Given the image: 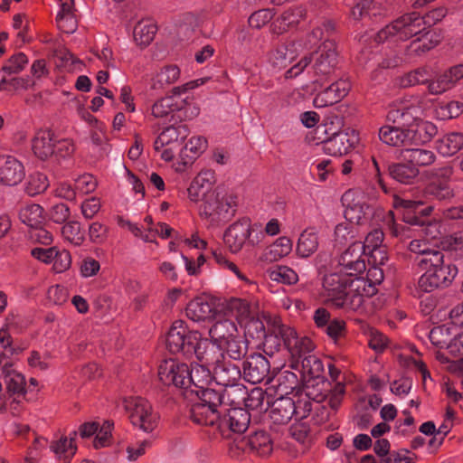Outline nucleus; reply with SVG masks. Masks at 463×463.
Masks as SVG:
<instances>
[{
  "mask_svg": "<svg viewBox=\"0 0 463 463\" xmlns=\"http://www.w3.org/2000/svg\"><path fill=\"white\" fill-rule=\"evenodd\" d=\"M445 14L443 8L434 9L424 16L416 12L405 14L380 30L374 40L378 43L392 38L406 41L424 31L426 26L430 27L440 21Z\"/></svg>",
  "mask_w": 463,
  "mask_h": 463,
  "instance_id": "1",
  "label": "nucleus"
},
{
  "mask_svg": "<svg viewBox=\"0 0 463 463\" xmlns=\"http://www.w3.org/2000/svg\"><path fill=\"white\" fill-rule=\"evenodd\" d=\"M419 268L425 272L418 280V287L423 292L448 288L458 274V268L444 251L432 254L429 259L419 261Z\"/></svg>",
  "mask_w": 463,
  "mask_h": 463,
  "instance_id": "2",
  "label": "nucleus"
},
{
  "mask_svg": "<svg viewBox=\"0 0 463 463\" xmlns=\"http://www.w3.org/2000/svg\"><path fill=\"white\" fill-rule=\"evenodd\" d=\"M165 342L170 353L182 354L186 358L195 355L200 362L209 364V359L205 357L207 341L202 338L198 331L189 330L184 321L173 323Z\"/></svg>",
  "mask_w": 463,
  "mask_h": 463,
  "instance_id": "3",
  "label": "nucleus"
},
{
  "mask_svg": "<svg viewBox=\"0 0 463 463\" xmlns=\"http://www.w3.org/2000/svg\"><path fill=\"white\" fill-rule=\"evenodd\" d=\"M312 61H314L312 69L316 77L314 83L322 85L335 72L338 63L335 43L325 41L312 55L303 57L292 66L287 71L288 77H297Z\"/></svg>",
  "mask_w": 463,
  "mask_h": 463,
  "instance_id": "4",
  "label": "nucleus"
},
{
  "mask_svg": "<svg viewBox=\"0 0 463 463\" xmlns=\"http://www.w3.org/2000/svg\"><path fill=\"white\" fill-rule=\"evenodd\" d=\"M197 392L198 401L190 409V418L198 425L212 428L213 434L216 435V427L223 411L220 394L215 389L197 390Z\"/></svg>",
  "mask_w": 463,
  "mask_h": 463,
  "instance_id": "5",
  "label": "nucleus"
},
{
  "mask_svg": "<svg viewBox=\"0 0 463 463\" xmlns=\"http://www.w3.org/2000/svg\"><path fill=\"white\" fill-rule=\"evenodd\" d=\"M238 197L222 191L208 192L202 199L200 215L212 223L225 222L234 216Z\"/></svg>",
  "mask_w": 463,
  "mask_h": 463,
  "instance_id": "6",
  "label": "nucleus"
},
{
  "mask_svg": "<svg viewBox=\"0 0 463 463\" xmlns=\"http://www.w3.org/2000/svg\"><path fill=\"white\" fill-rule=\"evenodd\" d=\"M264 237L260 231H256L249 218H241L231 224L225 231L223 240L231 252L238 253L244 245L254 246Z\"/></svg>",
  "mask_w": 463,
  "mask_h": 463,
  "instance_id": "7",
  "label": "nucleus"
},
{
  "mask_svg": "<svg viewBox=\"0 0 463 463\" xmlns=\"http://www.w3.org/2000/svg\"><path fill=\"white\" fill-rule=\"evenodd\" d=\"M454 169L446 165L433 168L427 173L428 183L423 189L424 196L429 200L439 202L450 200L454 197V190L450 185Z\"/></svg>",
  "mask_w": 463,
  "mask_h": 463,
  "instance_id": "8",
  "label": "nucleus"
},
{
  "mask_svg": "<svg viewBox=\"0 0 463 463\" xmlns=\"http://www.w3.org/2000/svg\"><path fill=\"white\" fill-rule=\"evenodd\" d=\"M129 418L134 426L146 432H151L157 426L158 415L154 411L150 402L142 397H133L126 401Z\"/></svg>",
  "mask_w": 463,
  "mask_h": 463,
  "instance_id": "9",
  "label": "nucleus"
},
{
  "mask_svg": "<svg viewBox=\"0 0 463 463\" xmlns=\"http://www.w3.org/2000/svg\"><path fill=\"white\" fill-rule=\"evenodd\" d=\"M189 365L176 360L169 359L163 361L158 367V377L161 383L167 386H175L183 389L184 395L188 396Z\"/></svg>",
  "mask_w": 463,
  "mask_h": 463,
  "instance_id": "10",
  "label": "nucleus"
},
{
  "mask_svg": "<svg viewBox=\"0 0 463 463\" xmlns=\"http://www.w3.org/2000/svg\"><path fill=\"white\" fill-rule=\"evenodd\" d=\"M219 425L216 427V435L224 439H230L232 433H243L250 421V412L241 407L223 409Z\"/></svg>",
  "mask_w": 463,
  "mask_h": 463,
  "instance_id": "11",
  "label": "nucleus"
},
{
  "mask_svg": "<svg viewBox=\"0 0 463 463\" xmlns=\"http://www.w3.org/2000/svg\"><path fill=\"white\" fill-rule=\"evenodd\" d=\"M294 397H298L297 400L294 399V405L296 407V412H294V415H296L297 418H307L313 410L318 411L321 409V420L328 419L329 413L327 410L320 404L326 399V393H323L322 392H318L316 388H310L307 386L303 391H297Z\"/></svg>",
  "mask_w": 463,
  "mask_h": 463,
  "instance_id": "12",
  "label": "nucleus"
},
{
  "mask_svg": "<svg viewBox=\"0 0 463 463\" xmlns=\"http://www.w3.org/2000/svg\"><path fill=\"white\" fill-rule=\"evenodd\" d=\"M366 252L362 241L353 242L339 257V273L357 277L366 270Z\"/></svg>",
  "mask_w": 463,
  "mask_h": 463,
  "instance_id": "13",
  "label": "nucleus"
},
{
  "mask_svg": "<svg viewBox=\"0 0 463 463\" xmlns=\"http://www.w3.org/2000/svg\"><path fill=\"white\" fill-rule=\"evenodd\" d=\"M243 377L253 384L266 381L270 383L273 378L270 374V363L261 354H250L243 363Z\"/></svg>",
  "mask_w": 463,
  "mask_h": 463,
  "instance_id": "14",
  "label": "nucleus"
},
{
  "mask_svg": "<svg viewBox=\"0 0 463 463\" xmlns=\"http://www.w3.org/2000/svg\"><path fill=\"white\" fill-rule=\"evenodd\" d=\"M359 142V135L354 129H346L334 133L322 141L323 150L333 156L346 155Z\"/></svg>",
  "mask_w": 463,
  "mask_h": 463,
  "instance_id": "15",
  "label": "nucleus"
},
{
  "mask_svg": "<svg viewBox=\"0 0 463 463\" xmlns=\"http://www.w3.org/2000/svg\"><path fill=\"white\" fill-rule=\"evenodd\" d=\"M282 334L286 337L285 347L291 354L292 358L296 359L294 368H298L299 360L305 355L310 354L314 350V343L309 337H298L294 328H282L279 334Z\"/></svg>",
  "mask_w": 463,
  "mask_h": 463,
  "instance_id": "16",
  "label": "nucleus"
},
{
  "mask_svg": "<svg viewBox=\"0 0 463 463\" xmlns=\"http://www.w3.org/2000/svg\"><path fill=\"white\" fill-rule=\"evenodd\" d=\"M269 406V428L276 431L287 425L296 412L294 397L290 396L279 397Z\"/></svg>",
  "mask_w": 463,
  "mask_h": 463,
  "instance_id": "17",
  "label": "nucleus"
},
{
  "mask_svg": "<svg viewBox=\"0 0 463 463\" xmlns=\"http://www.w3.org/2000/svg\"><path fill=\"white\" fill-rule=\"evenodd\" d=\"M461 79H463V64L452 66L430 80L428 92L431 95H441L453 89Z\"/></svg>",
  "mask_w": 463,
  "mask_h": 463,
  "instance_id": "18",
  "label": "nucleus"
},
{
  "mask_svg": "<svg viewBox=\"0 0 463 463\" xmlns=\"http://www.w3.org/2000/svg\"><path fill=\"white\" fill-rule=\"evenodd\" d=\"M23 164L11 156L0 157V183L13 186L19 184L24 177Z\"/></svg>",
  "mask_w": 463,
  "mask_h": 463,
  "instance_id": "19",
  "label": "nucleus"
},
{
  "mask_svg": "<svg viewBox=\"0 0 463 463\" xmlns=\"http://www.w3.org/2000/svg\"><path fill=\"white\" fill-rule=\"evenodd\" d=\"M349 83L345 80H336L317 93L314 99L316 108L332 106L345 97L349 91Z\"/></svg>",
  "mask_w": 463,
  "mask_h": 463,
  "instance_id": "20",
  "label": "nucleus"
},
{
  "mask_svg": "<svg viewBox=\"0 0 463 463\" xmlns=\"http://www.w3.org/2000/svg\"><path fill=\"white\" fill-rule=\"evenodd\" d=\"M420 117V108L412 105H402L401 107H391L386 119L396 127L402 128H411Z\"/></svg>",
  "mask_w": 463,
  "mask_h": 463,
  "instance_id": "21",
  "label": "nucleus"
},
{
  "mask_svg": "<svg viewBox=\"0 0 463 463\" xmlns=\"http://www.w3.org/2000/svg\"><path fill=\"white\" fill-rule=\"evenodd\" d=\"M213 377L218 385L231 386L232 383L241 382V368L224 358L215 362V365L213 369Z\"/></svg>",
  "mask_w": 463,
  "mask_h": 463,
  "instance_id": "22",
  "label": "nucleus"
},
{
  "mask_svg": "<svg viewBox=\"0 0 463 463\" xmlns=\"http://www.w3.org/2000/svg\"><path fill=\"white\" fill-rule=\"evenodd\" d=\"M189 136L186 125L179 124L165 128L154 142V149L161 150L165 146L179 147L183 141Z\"/></svg>",
  "mask_w": 463,
  "mask_h": 463,
  "instance_id": "23",
  "label": "nucleus"
},
{
  "mask_svg": "<svg viewBox=\"0 0 463 463\" xmlns=\"http://www.w3.org/2000/svg\"><path fill=\"white\" fill-rule=\"evenodd\" d=\"M55 135L50 129H41L36 132L32 140V149L35 156L46 160L54 153Z\"/></svg>",
  "mask_w": 463,
  "mask_h": 463,
  "instance_id": "24",
  "label": "nucleus"
},
{
  "mask_svg": "<svg viewBox=\"0 0 463 463\" xmlns=\"http://www.w3.org/2000/svg\"><path fill=\"white\" fill-rule=\"evenodd\" d=\"M282 328H289V326L282 324L279 318L275 317L272 322L271 332L266 334L262 341L263 352L266 355L272 357L280 350L282 343L285 345L286 337L281 333L279 334V331H282Z\"/></svg>",
  "mask_w": 463,
  "mask_h": 463,
  "instance_id": "25",
  "label": "nucleus"
},
{
  "mask_svg": "<svg viewBox=\"0 0 463 463\" xmlns=\"http://www.w3.org/2000/svg\"><path fill=\"white\" fill-rule=\"evenodd\" d=\"M387 172L391 178L403 184H412L418 179L420 170L402 160L400 163H392L387 166Z\"/></svg>",
  "mask_w": 463,
  "mask_h": 463,
  "instance_id": "26",
  "label": "nucleus"
},
{
  "mask_svg": "<svg viewBox=\"0 0 463 463\" xmlns=\"http://www.w3.org/2000/svg\"><path fill=\"white\" fill-rule=\"evenodd\" d=\"M380 140L392 146H406L411 145L409 128L396 126H383L379 129Z\"/></svg>",
  "mask_w": 463,
  "mask_h": 463,
  "instance_id": "27",
  "label": "nucleus"
},
{
  "mask_svg": "<svg viewBox=\"0 0 463 463\" xmlns=\"http://www.w3.org/2000/svg\"><path fill=\"white\" fill-rule=\"evenodd\" d=\"M401 157L403 161L416 166L417 169L430 166L437 159L432 150L418 147L402 149L401 151Z\"/></svg>",
  "mask_w": 463,
  "mask_h": 463,
  "instance_id": "28",
  "label": "nucleus"
},
{
  "mask_svg": "<svg viewBox=\"0 0 463 463\" xmlns=\"http://www.w3.org/2000/svg\"><path fill=\"white\" fill-rule=\"evenodd\" d=\"M239 334L235 322L223 319L215 322L209 330L212 340L220 347L224 342L229 341Z\"/></svg>",
  "mask_w": 463,
  "mask_h": 463,
  "instance_id": "29",
  "label": "nucleus"
},
{
  "mask_svg": "<svg viewBox=\"0 0 463 463\" xmlns=\"http://www.w3.org/2000/svg\"><path fill=\"white\" fill-rule=\"evenodd\" d=\"M304 14L301 8L286 10L271 24L272 33L279 35L297 26L304 18Z\"/></svg>",
  "mask_w": 463,
  "mask_h": 463,
  "instance_id": "30",
  "label": "nucleus"
},
{
  "mask_svg": "<svg viewBox=\"0 0 463 463\" xmlns=\"http://www.w3.org/2000/svg\"><path fill=\"white\" fill-rule=\"evenodd\" d=\"M245 445L250 451L260 457H267L273 450L272 439L265 430H258L250 435L245 440Z\"/></svg>",
  "mask_w": 463,
  "mask_h": 463,
  "instance_id": "31",
  "label": "nucleus"
},
{
  "mask_svg": "<svg viewBox=\"0 0 463 463\" xmlns=\"http://www.w3.org/2000/svg\"><path fill=\"white\" fill-rule=\"evenodd\" d=\"M185 313L189 319L200 322L213 317L214 309L211 303L202 298H197L188 303Z\"/></svg>",
  "mask_w": 463,
  "mask_h": 463,
  "instance_id": "32",
  "label": "nucleus"
},
{
  "mask_svg": "<svg viewBox=\"0 0 463 463\" xmlns=\"http://www.w3.org/2000/svg\"><path fill=\"white\" fill-rule=\"evenodd\" d=\"M244 405L248 411L266 412L270 405V399L266 391L260 387H255L249 392H246Z\"/></svg>",
  "mask_w": 463,
  "mask_h": 463,
  "instance_id": "33",
  "label": "nucleus"
},
{
  "mask_svg": "<svg viewBox=\"0 0 463 463\" xmlns=\"http://www.w3.org/2000/svg\"><path fill=\"white\" fill-rule=\"evenodd\" d=\"M437 132V127L432 122L422 120L419 117L414 126L409 128L411 144L427 143L436 136Z\"/></svg>",
  "mask_w": 463,
  "mask_h": 463,
  "instance_id": "34",
  "label": "nucleus"
},
{
  "mask_svg": "<svg viewBox=\"0 0 463 463\" xmlns=\"http://www.w3.org/2000/svg\"><path fill=\"white\" fill-rule=\"evenodd\" d=\"M436 148L443 156H451L463 148V133L451 132L436 141Z\"/></svg>",
  "mask_w": 463,
  "mask_h": 463,
  "instance_id": "35",
  "label": "nucleus"
},
{
  "mask_svg": "<svg viewBox=\"0 0 463 463\" xmlns=\"http://www.w3.org/2000/svg\"><path fill=\"white\" fill-rule=\"evenodd\" d=\"M189 382L191 385L188 389V394L194 393L197 396V390H207L205 385L211 380V370L205 365L194 364L189 365Z\"/></svg>",
  "mask_w": 463,
  "mask_h": 463,
  "instance_id": "36",
  "label": "nucleus"
},
{
  "mask_svg": "<svg viewBox=\"0 0 463 463\" xmlns=\"http://www.w3.org/2000/svg\"><path fill=\"white\" fill-rule=\"evenodd\" d=\"M186 99L175 100L174 96H165L157 99L151 108L152 115L157 118H166L175 111L184 109Z\"/></svg>",
  "mask_w": 463,
  "mask_h": 463,
  "instance_id": "37",
  "label": "nucleus"
},
{
  "mask_svg": "<svg viewBox=\"0 0 463 463\" xmlns=\"http://www.w3.org/2000/svg\"><path fill=\"white\" fill-rule=\"evenodd\" d=\"M207 147V140L203 137H193L180 151V158L184 165H190Z\"/></svg>",
  "mask_w": 463,
  "mask_h": 463,
  "instance_id": "38",
  "label": "nucleus"
},
{
  "mask_svg": "<svg viewBox=\"0 0 463 463\" xmlns=\"http://www.w3.org/2000/svg\"><path fill=\"white\" fill-rule=\"evenodd\" d=\"M156 32L157 25L152 19H143L134 27V40L140 46H147L154 40Z\"/></svg>",
  "mask_w": 463,
  "mask_h": 463,
  "instance_id": "39",
  "label": "nucleus"
},
{
  "mask_svg": "<svg viewBox=\"0 0 463 463\" xmlns=\"http://www.w3.org/2000/svg\"><path fill=\"white\" fill-rule=\"evenodd\" d=\"M220 394L221 403L223 409H228L227 406L240 403L241 401L244 402L246 395V388L241 383H232L231 386H223L215 390Z\"/></svg>",
  "mask_w": 463,
  "mask_h": 463,
  "instance_id": "40",
  "label": "nucleus"
},
{
  "mask_svg": "<svg viewBox=\"0 0 463 463\" xmlns=\"http://www.w3.org/2000/svg\"><path fill=\"white\" fill-rule=\"evenodd\" d=\"M57 27L65 33H73L78 26V22L73 14V3L67 2L61 5V8L56 16Z\"/></svg>",
  "mask_w": 463,
  "mask_h": 463,
  "instance_id": "41",
  "label": "nucleus"
},
{
  "mask_svg": "<svg viewBox=\"0 0 463 463\" xmlns=\"http://www.w3.org/2000/svg\"><path fill=\"white\" fill-rule=\"evenodd\" d=\"M318 245L317 232L314 229H307L298 238L297 252L302 258H307L317 251Z\"/></svg>",
  "mask_w": 463,
  "mask_h": 463,
  "instance_id": "42",
  "label": "nucleus"
},
{
  "mask_svg": "<svg viewBox=\"0 0 463 463\" xmlns=\"http://www.w3.org/2000/svg\"><path fill=\"white\" fill-rule=\"evenodd\" d=\"M180 76V70L175 65L165 66L152 80L151 88L161 90L165 87L175 83Z\"/></svg>",
  "mask_w": 463,
  "mask_h": 463,
  "instance_id": "43",
  "label": "nucleus"
},
{
  "mask_svg": "<svg viewBox=\"0 0 463 463\" xmlns=\"http://www.w3.org/2000/svg\"><path fill=\"white\" fill-rule=\"evenodd\" d=\"M334 305L337 307L355 311L364 305V300L362 299V297L354 290L352 283L349 282L346 289H344L340 296L336 297Z\"/></svg>",
  "mask_w": 463,
  "mask_h": 463,
  "instance_id": "44",
  "label": "nucleus"
},
{
  "mask_svg": "<svg viewBox=\"0 0 463 463\" xmlns=\"http://www.w3.org/2000/svg\"><path fill=\"white\" fill-rule=\"evenodd\" d=\"M18 216L23 223L35 227L43 221V208L37 203H28L20 208Z\"/></svg>",
  "mask_w": 463,
  "mask_h": 463,
  "instance_id": "45",
  "label": "nucleus"
},
{
  "mask_svg": "<svg viewBox=\"0 0 463 463\" xmlns=\"http://www.w3.org/2000/svg\"><path fill=\"white\" fill-rule=\"evenodd\" d=\"M276 382L277 383L274 386L279 397L292 394L298 386L297 374L288 370L279 373Z\"/></svg>",
  "mask_w": 463,
  "mask_h": 463,
  "instance_id": "46",
  "label": "nucleus"
},
{
  "mask_svg": "<svg viewBox=\"0 0 463 463\" xmlns=\"http://www.w3.org/2000/svg\"><path fill=\"white\" fill-rule=\"evenodd\" d=\"M291 250V241L287 237H279L266 250L264 258L269 261H277L288 255Z\"/></svg>",
  "mask_w": 463,
  "mask_h": 463,
  "instance_id": "47",
  "label": "nucleus"
},
{
  "mask_svg": "<svg viewBox=\"0 0 463 463\" xmlns=\"http://www.w3.org/2000/svg\"><path fill=\"white\" fill-rule=\"evenodd\" d=\"M341 275L342 274L339 272L333 273L326 275L324 279L323 286L327 291V296L333 303L336 297L340 296L344 289H346V287L350 282L348 279H342Z\"/></svg>",
  "mask_w": 463,
  "mask_h": 463,
  "instance_id": "48",
  "label": "nucleus"
},
{
  "mask_svg": "<svg viewBox=\"0 0 463 463\" xmlns=\"http://www.w3.org/2000/svg\"><path fill=\"white\" fill-rule=\"evenodd\" d=\"M219 348L224 350L232 359L240 360L247 354L248 344L243 336L237 334V336L224 342Z\"/></svg>",
  "mask_w": 463,
  "mask_h": 463,
  "instance_id": "49",
  "label": "nucleus"
},
{
  "mask_svg": "<svg viewBox=\"0 0 463 463\" xmlns=\"http://www.w3.org/2000/svg\"><path fill=\"white\" fill-rule=\"evenodd\" d=\"M430 73L425 67H420L402 75L399 79V85L402 88H409L418 84L429 85Z\"/></svg>",
  "mask_w": 463,
  "mask_h": 463,
  "instance_id": "50",
  "label": "nucleus"
},
{
  "mask_svg": "<svg viewBox=\"0 0 463 463\" xmlns=\"http://www.w3.org/2000/svg\"><path fill=\"white\" fill-rule=\"evenodd\" d=\"M49 180L45 174L34 172L28 176L24 191L29 196H34L43 193L49 187Z\"/></svg>",
  "mask_w": 463,
  "mask_h": 463,
  "instance_id": "51",
  "label": "nucleus"
},
{
  "mask_svg": "<svg viewBox=\"0 0 463 463\" xmlns=\"http://www.w3.org/2000/svg\"><path fill=\"white\" fill-rule=\"evenodd\" d=\"M63 238L75 246H80L85 240V231L79 222H67L61 228Z\"/></svg>",
  "mask_w": 463,
  "mask_h": 463,
  "instance_id": "52",
  "label": "nucleus"
},
{
  "mask_svg": "<svg viewBox=\"0 0 463 463\" xmlns=\"http://www.w3.org/2000/svg\"><path fill=\"white\" fill-rule=\"evenodd\" d=\"M269 277L271 280L294 285L298 281V273L288 266H277L268 270Z\"/></svg>",
  "mask_w": 463,
  "mask_h": 463,
  "instance_id": "53",
  "label": "nucleus"
},
{
  "mask_svg": "<svg viewBox=\"0 0 463 463\" xmlns=\"http://www.w3.org/2000/svg\"><path fill=\"white\" fill-rule=\"evenodd\" d=\"M299 363L303 374L310 378H318L324 371L322 361L314 354L305 355Z\"/></svg>",
  "mask_w": 463,
  "mask_h": 463,
  "instance_id": "54",
  "label": "nucleus"
},
{
  "mask_svg": "<svg viewBox=\"0 0 463 463\" xmlns=\"http://www.w3.org/2000/svg\"><path fill=\"white\" fill-rule=\"evenodd\" d=\"M294 58L293 52H289L286 45L278 46L269 55V62L275 69L286 68Z\"/></svg>",
  "mask_w": 463,
  "mask_h": 463,
  "instance_id": "55",
  "label": "nucleus"
},
{
  "mask_svg": "<svg viewBox=\"0 0 463 463\" xmlns=\"http://www.w3.org/2000/svg\"><path fill=\"white\" fill-rule=\"evenodd\" d=\"M52 449L57 455L63 456V459L65 463H68L72 456L76 452V445L74 444V439L71 438L70 439L66 437L61 438L58 441L54 442L52 445Z\"/></svg>",
  "mask_w": 463,
  "mask_h": 463,
  "instance_id": "56",
  "label": "nucleus"
},
{
  "mask_svg": "<svg viewBox=\"0 0 463 463\" xmlns=\"http://www.w3.org/2000/svg\"><path fill=\"white\" fill-rule=\"evenodd\" d=\"M408 249L416 254L420 255L415 259V262L419 266V261L429 259L432 254H437L441 251L438 248H431L425 240H412L408 246Z\"/></svg>",
  "mask_w": 463,
  "mask_h": 463,
  "instance_id": "57",
  "label": "nucleus"
},
{
  "mask_svg": "<svg viewBox=\"0 0 463 463\" xmlns=\"http://www.w3.org/2000/svg\"><path fill=\"white\" fill-rule=\"evenodd\" d=\"M288 432L298 442L307 445L312 441L311 429L307 422L298 421L292 424Z\"/></svg>",
  "mask_w": 463,
  "mask_h": 463,
  "instance_id": "58",
  "label": "nucleus"
},
{
  "mask_svg": "<svg viewBox=\"0 0 463 463\" xmlns=\"http://www.w3.org/2000/svg\"><path fill=\"white\" fill-rule=\"evenodd\" d=\"M431 344L439 348L448 347L451 341L449 328L446 326L433 327L429 335Z\"/></svg>",
  "mask_w": 463,
  "mask_h": 463,
  "instance_id": "59",
  "label": "nucleus"
},
{
  "mask_svg": "<svg viewBox=\"0 0 463 463\" xmlns=\"http://www.w3.org/2000/svg\"><path fill=\"white\" fill-rule=\"evenodd\" d=\"M28 63L27 56L23 52H18L13 55L2 67L0 71L5 72L9 75L17 74L22 71L24 66Z\"/></svg>",
  "mask_w": 463,
  "mask_h": 463,
  "instance_id": "60",
  "label": "nucleus"
},
{
  "mask_svg": "<svg viewBox=\"0 0 463 463\" xmlns=\"http://www.w3.org/2000/svg\"><path fill=\"white\" fill-rule=\"evenodd\" d=\"M430 34V33L428 32L425 34V39H417L412 41L409 46L410 51L417 55H420L437 46L438 43H439V40H433L432 35H430V37H428Z\"/></svg>",
  "mask_w": 463,
  "mask_h": 463,
  "instance_id": "61",
  "label": "nucleus"
},
{
  "mask_svg": "<svg viewBox=\"0 0 463 463\" xmlns=\"http://www.w3.org/2000/svg\"><path fill=\"white\" fill-rule=\"evenodd\" d=\"M75 151V146L71 139L56 140L54 145V153L52 156L56 161L70 158Z\"/></svg>",
  "mask_w": 463,
  "mask_h": 463,
  "instance_id": "62",
  "label": "nucleus"
},
{
  "mask_svg": "<svg viewBox=\"0 0 463 463\" xmlns=\"http://www.w3.org/2000/svg\"><path fill=\"white\" fill-rule=\"evenodd\" d=\"M352 286L354 287V290L356 291L357 294L362 297L364 302L366 298H369L376 294L377 289L374 285H371L364 279H360L355 277L354 279H350Z\"/></svg>",
  "mask_w": 463,
  "mask_h": 463,
  "instance_id": "63",
  "label": "nucleus"
},
{
  "mask_svg": "<svg viewBox=\"0 0 463 463\" xmlns=\"http://www.w3.org/2000/svg\"><path fill=\"white\" fill-rule=\"evenodd\" d=\"M273 15L271 9H260L251 14L248 22L250 27L260 29L271 21Z\"/></svg>",
  "mask_w": 463,
  "mask_h": 463,
  "instance_id": "64",
  "label": "nucleus"
}]
</instances>
